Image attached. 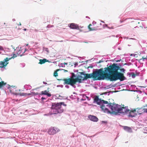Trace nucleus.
<instances>
[{"mask_svg": "<svg viewBox=\"0 0 147 147\" xmlns=\"http://www.w3.org/2000/svg\"><path fill=\"white\" fill-rule=\"evenodd\" d=\"M123 128L125 130L127 131L128 132H132V129L131 128L129 127L124 126H123Z\"/></svg>", "mask_w": 147, "mask_h": 147, "instance_id": "obj_15", "label": "nucleus"}, {"mask_svg": "<svg viewBox=\"0 0 147 147\" xmlns=\"http://www.w3.org/2000/svg\"><path fill=\"white\" fill-rule=\"evenodd\" d=\"M102 110L105 113H110V111L109 110L108 108L110 107H107L106 105L102 104L100 106Z\"/></svg>", "mask_w": 147, "mask_h": 147, "instance_id": "obj_8", "label": "nucleus"}, {"mask_svg": "<svg viewBox=\"0 0 147 147\" xmlns=\"http://www.w3.org/2000/svg\"><path fill=\"white\" fill-rule=\"evenodd\" d=\"M127 114H129V116L132 117H135L136 114V109H132L131 110L129 109L127 111Z\"/></svg>", "mask_w": 147, "mask_h": 147, "instance_id": "obj_9", "label": "nucleus"}, {"mask_svg": "<svg viewBox=\"0 0 147 147\" xmlns=\"http://www.w3.org/2000/svg\"><path fill=\"white\" fill-rule=\"evenodd\" d=\"M94 101L96 102L97 104L100 105L102 104V100L100 99H99L98 98V96H96L94 99Z\"/></svg>", "mask_w": 147, "mask_h": 147, "instance_id": "obj_12", "label": "nucleus"}, {"mask_svg": "<svg viewBox=\"0 0 147 147\" xmlns=\"http://www.w3.org/2000/svg\"><path fill=\"white\" fill-rule=\"evenodd\" d=\"M23 30H24V31H26V29H25V28Z\"/></svg>", "mask_w": 147, "mask_h": 147, "instance_id": "obj_37", "label": "nucleus"}, {"mask_svg": "<svg viewBox=\"0 0 147 147\" xmlns=\"http://www.w3.org/2000/svg\"><path fill=\"white\" fill-rule=\"evenodd\" d=\"M102 61H100L99 62V63H100Z\"/></svg>", "mask_w": 147, "mask_h": 147, "instance_id": "obj_39", "label": "nucleus"}, {"mask_svg": "<svg viewBox=\"0 0 147 147\" xmlns=\"http://www.w3.org/2000/svg\"><path fill=\"white\" fill-rule=\"evenodd\" d=\"M76 76L74 73H73L72 76L70 78H68L64 79L63 80L64 81V84L69 85L74 87L76 83L78 82L79 83L82 82V80L84 78L81 76L78 75L77 78H74Z\"/></svg>", "mask_w": 147, "mask_h": 147, "instance_id": "obj_2", "label": "nucleus"}, {"mask_svg": "<svg viewBox=\"0 0 147 147\" xmlns=\"http://www.w3.org/2000/svg\"><path fill=\"white\" fill-rule=\"evenodd\" d=\"M17 57V56L15 54H13V56H12L11 58V59H12V58L14 59V58L16 57Z\"/></svg>", "mask_w": 147, "mask_h": 147, "instance_id": "obj_22", "label": "nucleus"}, {"mask_svg": "<svg viewBox=\"0 0 147 147\" xmlns=\"http://www.w3.org/2000/svg\"><path fill=\"white\" fill-rule=\"evenodd\" d=\"M121 60V59H120L119 60H117L116 61L117 62H118L120 61Z\"/></svg>", "mask_w": 147, "mask_h": 147, "instance_id": "obj_31", "label": "nucleus"}, {"mask_svg": "<svg viewBox=\"0 0 147 147\" xmlns=\"http://www.w3.org/2000/svg\"><path fill=\"white\" fill-rule=\"evenodd\" d=\"M102 68L98 69L91 74H84L83 72H80L81 75L84 77L82 80H86L89 78H93L94 80H103L105 78H108L111 81H115L120 80L123 81L125 80V78L123 73H125V69H120V67L117 64L113 63L104 69Z\"/></svg>", "mask_w": 147, "mask_h": 147, "instance_id": "obj_1", "label": "nucleus"}, {"mask_svg": "<svg viewBox=\"0 0 147 147\" xmlns=\"http://www.w3.org/2000/svg\"><path fill=\"white\" fill-rule=\"evenodd\" d=\"M102 104L106 105L107 107H109L110 105V103H109V102L106 101L102 100Z\"/></svg>", "mask_w": 147, "mask_h": 147, "instance_id": "obj_16", "label": "nucleus"}, {"mask_svg": "<svg viewBox=\"0 0 147 147\" xmlns=\"http://www.w3.org/2000/svg\"><path fill=\"white\" fill-rule=\"evenodd\" d=\"M66 106V105L64 104V102L59 103H53L51 108L52 114H56L58 113H61L63 111V109L62 107V105Z\"/></svg>", "mask_w": 147, "mask_h": 147, "instance_id": "obj_3", "label": "nucleus"}, {"mask_svg": "<svg viewBox=\"0 0 147 147\" xmlns=\"http://www.w3.org/2000/svg\"><path fill=\"white\" fill-rule=\"evenodd\" d=\"M87 98H89L88 96H86L85 95H84Z\"/></svg>", "mask_w": 147, "mask_h": 147, "instance_id": "obj_35", "label": "nucleus"}, {"mask_svg": "<svg viewBox=\"0 0 147 147\" xmlns=\"http://www.w3.org/2000/svg\"><path fill=\"white\" fill-rule=\"evenodd\" d=\"M120 105L110 103V108L111 109L110 114H114L117 115L119 113Z\"/></svg>", "mask_w": 147, "mask_h": 147, "instance_id": "obj_4", "label": "nucleus"}, {"mask_svg": "<svg viewBox=\"0 0 147 147\" xmlns=\"http://www.w3.org/2000/svg\"><path fill=\"white\" fill-rule=\"evenodd\" d=\"M45 51H46L47 52V53H49V50L48 48H45Z\"/></svg>", "mask_w": 147, "mask_h": 147, "instance_id": "obj_24", "label": "nucleus"}, {"mask_svg": "<svg viewBox=\"0 0 147 147\" xmlns=\"http://www.w3.org/2000/svg\"><path fill=\"white\" fill-rule=\"evenodd\" d=\"M136 76V74L133 73L132 74L131 76L133 78H135Z\"/></svg>", "mask_w": 147, "mask_h": 147, "instance_id": "obj_25", "label": "nucleus"}, {"mask_svg": "<svg viewBox=\"0 0 147 147\" xmlns=\"http://www.w3.org/2000/svg\"><path fill=\"white\" fill-rule=\"evenodd\" d=\"M11 58H8L7 57L3 61L0 62V68H3L4 67L6 66L8 63L7 61L11 59Z\"/></svg>", "mask_w": 147, "mask_h": 147, "instance_id": "obj_7", "label": "nucleus"}, {"mask_svg": "<svg viewBox=\"0 0 147 147\" xmlns=\"http://www.w3.org/2000/svg\"><path fill=\"white\" fill-rule=\"evenodd\" d=\"M1 78H0V80H1Z\"/></svg>", "mask_w": 147, "mask_h": 147, "instance_id": "obj_41", "label": "nucleus"}, {"mask_svg": "<svg viewBox=\"0 0 147 147\" xmlns=\"http://www.w3.org/2000/svg\"><path fill=\"white\" fill-rule=\"evenodd\" d=\"M48 92H49L47 90H45V91H42L41 94H40L41 95H47L48 97H50L51 96V94L50 93H48Z\"/></svg>", "mask_w": 147, "mask_h": 147, "instance_id": "obj_14", "label": "nucleus"}, {"mask_svg": "<svg viewBox=\"0 0 147 147\" xmlns=\"http://www.w3.org/2000/svg\"><path fill=\"white\" fill-rule=\"evenodd\" d=\"M6 84V83H4L3 81H2L0 82V87H1L5 85Z\"/></svg>", "mask_w": 147, "mask_h": 147, "instance_id": "obj_20", "label": "nucleus"}, {"mask_svg": "<svg viewBox=\"0 0 147 147\" xmlns=\"http://www.w3.org/2000/svg\"><path fill=\"white\" fill-rule=\"evenodd\" d=\"M21 25V24L20 22L19 24H18V25L20 26Z\"/></svg>", "mask_w": 147, "mask_h": 147, "instance_id": "obj_34", "label": "nucleus"}, {"mask_svg": "<svg viewBox=\"0 0 147 147\" xmlns=\"http://www.w3.org/2000/svg\"><path fill=\"white\" fill-rule=\"evenodd\" d=\"M41 99H45V98H44V97H42V98H41Z\"/></svg>", "mask_w": 147, "mask_h": 147, "instance_id": "obj_36", "label": "nucleus"}, {"mask_svg": "<svg viewBox=\"0 0 147 147\" xmlns=\"http://www.w3.org/2000/svg\"><path fill=\"white\" fill-rule=\"evenodd\" d=\"M43 83L44 84H47V83L46 82H43Z\"/></svg>", "mask_w": 147, "mask_h": 147, "instance_id": "obj_33", "label": "nucleus"}, {"mask_svg": "<svg viewBox=\"0 0 147 147\" xmlns=\"http://www.w3.org/2000/svg\"><path fill=\"white\" fill-rule=\"evenodd\" d=\"M88 117L90 120L94 122H97L98 120V118L94 115H89Z\"/></svg>", "mask_w": 147, "mask_h": 147, "instance_id": "obj_11", "label": "nucleus"}, {"mask_svg": "<svg viewBox=\"0 0 147 147\" xmlns=\"http://www.w3.org/2000/svg\"><path fill=\"white\" fill-rule=\"evenodd\" d=\"M59 70L58 69H57L54 72L53 74V75L55 77H57L58 76V73L57 72V71H59Z\"/></svg>", "mask_w": 147, "mask_h": 147, "instance_id": "obj_21", "label": "nucleus"}, {"mask_svg": "<svg viewBox=\"0 0 147 147\" xmlns=\"http://www.w3.org/2000/svg\"><path fill=\"white\" fill-rule=\"evenodd\" d=\"M145 28L146 29V32H147V27H146Z\"/></svg>", "mask_w": 147, "mask_h": 147, "instance_id": "obj_38", "label": "nucleus"}, {"mask_svg": "<svg viewBox=\"0 0 147 147\" xmlns=\"http://www.w3.org/2000/svg\"><path fill=\"white\" fill-rule=\"evenodd\" d=\"M86 18H89V17H86Z\"/></svg>", "mask_w": 147, "mask_h": 147, "instance_id": "obj_40", "label": "nucleus"}, {"mask_svg": "<svg viewBox=\"0 0 147 147\" xmlns=\"http://www.w3.org/2000/svg\"><path fill=\"white\" fill-rule=\"evenodd\" d=\"M67 63L64 62V63H60V65H65V64L67 65Z\"/></svg>", "mask_w": 147, "mask_h": 147, "instance_id": "obj_28", "label": "nucleus"}, {"mask_svg": "<svg viewBox=\"0 0 147 147\" xmlns=\"http://www.w3.org/2000/svg\"><path fill=\"white\" fill-rule=\"evenodd\" d=\"M92 25L91 24H90L89 26H88V28L90 31H93L95 30H96V29L95 28H91L90 27V26H91Z\"/></svg>", "mask_w": 147, "mask_h": 147, "instance_id": "obj_18", "label": "nucleus"}, {"mask_svg": "<svg viewBox=\"0 0 147 147\" xmlns=\"http://www.w3.org/2000/svg\"><path fill=\"white\" fill-rule=\"evenodd\" d=\"M146 59V57H142V59H143V60H144L145 59Z\"/></svg>", "mask_w": 147, "mask_h": 147, "instance_id": "obj_29", "label": "nucleus"}, {"mask_svg": "<svg viewBox=\"0 0 147 147\" xmlns=\"http://www.w3.org/2000/svg\"><path fill=\"white\" fill-rule=\"evenodd\" d=\"M59 66H60V67H65V66H64V65H60V64H59Z\"/></svg>", "mask_w": 147, "mask_h": 147, "instance_id": "obj_30", "label": "nucleus"}, {"mask_svg": "<svg viewBox=\"0 0 147 147\" xmlns=\"http://www.w3.org/2000/svg\"><path fill=\"white\" fill-rule=\"evenodd\" d=\"M60 130L56 127H51L48 130V133L49 135H53L59 132Z\"/></svg>", "mask_w": 147, "mask_h": 147, "instance_id": "obj_5", "label": "nucleus"}, {"mask_svg": "<svg viewBox=\"0 0 147 147\" xmlns=\"http://www.w3.org/2000/svg\"><path fill=\"white\" fill-rule=\"evenodd\" d=\"M40 62L39 63L40 64H42L45 63V62H48V61L46 59H41L39 60Z\"/></svg>", "mask_w": 147, "mask_h": 147, "instance_id": "obj_17", "label": "nucleus"}, {"mask_svg": "<svg viewBox=\"0 0 147 147\" xmlns=\"http://www.w3.org/2000/svg\"><path fill=\"white\" fill-rule=\"evenodd\" d=\"M53 25L51 26L50 25H48L47 26V28H50L51 27H53Z\"/></svg>", "mask_w": 147, "mask_h": 147, "instance_id": "obj_27", "label": "nucleus"}, {"mask_svg": "<svg viewBox=\"0 0 147 147\" xmlns=\"http://www.w3.org/2000/svg\"><path fill=\"white\" fill-rule=\"evenodd\" d=\"M69 27L71 29L80 30L81 28L83 27H80L77 24L72 23L70 24Z\"/></svg>", "mask_w": 147, "mask_h": 147, "instance_id": "obj_10", "label": "nucleus"}, {"mask_svg": "<svg viewBox=\"0 0 147 147\" xmlns=\"http://www.w3.org/2000/svg\"><path fill=\"white\" fill-rule=\"evenodd\" d=\"M136 109V114H141L142 113H144V108H137Z\"/></svg>", "mask_w": 147, "mask_h": 147, "instance_id": "obj_13", "label": "nucleus"}, {"mask_svg": "<svg viewBox=\"0 0 147 147\" xmlns=\"http://www.w3.org/2000/svg\"><path fill=\"white\" fill-rule=\"evenodd\" d=\"M127 109V106L124 107V105H123L122 107L120 106L119 113H122L123 114H124L125 113L127 114L128 112L127 111L129 110Z\"/></svg>", "mask_w": 147, "mask_h": 147, "instance_id": "obj_6", "label": "nucleus"}, {"mask_svg": "<svg viewBox=\"0 0 147 147\" xmlns=\"http://www.w3.org/2000/svg\"><path fill=\"white\" fill-rule=\"evenodd\" d=\"M3 50H4L3 47L1 46H0V51H3Z\"/></svg>", "mask_w": 147, "mask_h": 147, "instance_id": "obj_23", "label": "nucleus"}, {"mask_svg": "<svg viewBox=\"0 0 147 147\" xmlns=\"http://www.w3.org/2000/svg\"><path fill=\"white\" fill-rule=\"evenodd\" d=\"M17 54L18 55H20V56H21L22 55V54H20V53H17Z\"/></svg>", "mask_w": 147, "mask_h": 147, "instance_id": "obj_32", "label": "nucleus"}, {"mask_svg": "<svg viewBox=\"0 0 147 147\" xmlns=\"http://www.w3.org/2000/svg\"><path fill=\"white\" fill-rule=\"evenodd\" d=\"M39 94L38 93V92L35 93L34 92H32L28 94H27L28 95H31L32 96H34L36 95H37Z\"/></svg>", "mask_w": 147, "mask_h": 147, "instance_id": "obj_19", "label": "nucleus"}, {"mask_svg": "<svg viewBox=\"0 0 147 147\" xmlns=\"http://www.w3.org/2000/svg\"><path fill=\"white\" fill-rule=\"evenodd\" d=\"M147 113V109H144V113Z\"/></svg>", "mask_w": 147, "mask_h": 147, "instance_id": "obj_26", "label": "nucleus"}]
</instances>
